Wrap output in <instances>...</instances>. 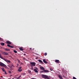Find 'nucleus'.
I'll use <instances>...</instances> for the list:
<instances>
[{
	"instance_id": "nucleus-1",
	"label": "nucleus",
	"mask_w": 79,
	"mask_h": 79,
	"mask_svg": "<svg viewBox=\"0 0 79 79\" xmlns=\"http://www.w3.org/2000/svg\"><path fill=\"white\" fill-rule=\"evenodd\" d=\"M42 77L44 78H47L48 79H49L50 78L48 77L47 75L43 74L42 75Z\"/></svg>"
},
{
	"instance_id": "nucleus-2",
	"label": "nucleus",
	"mask_w": 79,
	"mask_h": 79,
	"mask_svg": "<svg viewBox=\"0 0 79 79\" xmlns=\"http://www.w3.org/2000/svg\"><path fill=\"white\" fill-rule=\"evenodd\" d=\"M0 66H2V67H6V65L2 63L1 62H0Z\"/></svg>"
},
{
	"instance_id": "nucleus-3",
	"label": "nucleus",
	"mask_w": 79,
	"mask_h": 79,
	"mask_svg": "<svg viewBox=\"0 0 79 79\" xmlns=\"http://www.w3.org/2000/svg\"><path fill=\"white\" fill-rule=\"evenodd\" d=\"M30 64H31V65L32 66H35L36 64L35 62H30Z\"/></svg>"
},
{
	"instance_id": "nucleus-4",
	"label": "nucleus",
	"mask_w": 79,
	"mask_h": 79,
	"mask_svg": "<svg viewBox=\"0 0 79 79\" xmlns=\"http://www.w3.org/2000/svg\"><path fill=\"white\" fill-rule=\"evenodd\" d=\"M1 69H2L3 72H4L5 74H7V73H6V71L5 70V69H4V68H1Z\"/></svg>"
},
{
	"instance_id": "nucleus-5",
	"label": "nucleus",
	"mask_w": 79,
	"mask_h": 79,
	"mask_svg": "<svg viewBox=\"0 0 79 79\" xmlns=\"http://www.w3.org/2000/svg\"><path fill=\"white\" fill-rule=\"evenodd\" d=\"M2 55H9V54L6 52H2Z\"/></svg>"
},
{
	"instance_id": "nucleus-6",
	"label": "nucleus",
	"mask_w": 79,
	"mask_h": 79,
	"mask_svg": "<svg viewBox=\"0 0 79 79\" xmlns=\"http://www.w3.org/2000/svg\"><path fill=\"white\" fill-rule=\"evenodd\" d=\"M55 62L56 63H60V60H55Z\"/></svg>"
},
{
	"instance_id": "nucleus-7",
	"label": "nucleus",
	"mask_w": 79,
	"mask_h": 79,
	"mask_svg": "<svg viewBox=\"0 0 79 79\" xmlns=\"http://www.w3.org/2000/svg\"><path fill=\"white\" fill-rule=\"evenodd\" d=\"M7 46H8V47H10V48H14V47L10 45L7 44Z\"/></svg>"
},
{
	"instance_id": "nucleus-8",
	"label": "nucleus",
	"mask_w": 79,
	"mask_h": 79,
	"mask_svg": "<svg viewBox=\"0 0 79 79\" xmlns=\"http://www.w3.org/2000/svg\"><path fill=\"white\" fill-rule=\"evenodd\" d=\"M6 43H7V44H11V42L10 41H6Z\"/></svg>"
},
{
	"instance_id": "nucleus-9",
	"label": "nucleus",
	"mask_w": 79,
	"mask_h": 79,
	"mask_svg": "<svg viewBox=\"0 0 79 79\" xmlns=\"http://www.w3.org/2000/svg\"><path fill=\"white\" fill-rule=\"evenodd\" d=\"M43 62H44V63H45V64H47V63H48V62L46 61H45V59H43Z\"/></svg>"
},
{
	"instance_id": "nucleus-10",
	"label": "nucleus",
	"mask_w": 79,
	"mask_h": 79,
	"mask_svg": "<svg viewBox=\"0 0 79 79\" xmlns=\"http://www.w3.org/2000/svg\"><path fill=\"white\" fill-rule=\"evenodd\" d=\"M40 69H41V70H43L44 71L45 70V68L43 67H40Z\"/></svg>"
},
{
	"instance_id": "nucleus-11",
	"label": "nucleus",
	"mask_w": 79,
	"mask_h": 79,
	"mask_svg": "<svg viewBox=\"0 0 79 79\" xmlns=\"http://www.w3.org/2000/svg\"><path fill=\"white\" fill-rule=\"evenodd\" d=\"M38 61L39 62H40V63H42V64H44V62H43L42 61V60H38Z\"/></svg>"
},
{
	"instance_id": "nucleus-12",
	"label": "nucleus",
	"mask_w": 79,
	"mask_h": 79,
	"mask_svg": "<svg viewBox=\"0 0 79 79\" xmlns=\"http://www.w3.org/2000/svg\"><path fill=\"white\" fill-rule=\"evenodd\" d=\"M44 73H49V72H50L48 70H44Z\"/></svg>"
},
{
	"instance_id": "nucleus-13",
	"label": "nucleus",
	"mask_w": 79,
	"mask_h": 79,
	"mask_svg": "<svg viewBox=\"0 0 79 79\" xmlns=\"http://www.w3.org/2000/svg\"><path fill=\"white\" fill-rule=\"evenodd\" d=\"M5 50H6V51H10V49L7 48H6L5 49Z\"/></svg>"
},
{
	"instance_id": "nucleus-14",
	"label": "nucleus",
	"mask_w": 79,
	"mask_h": 79,
	"mask_svg": "<svg viewBox=\"0 0 79 79\" xmlns=\"http://www.w3.org/2000/svg\"><path fill=\"white\" fill-rule=\"evenodd\" d=\"M34 71L35 73H38V71L36 69H34Z\"/></svg>"
},
{
	"instance_id": "nucleus-15",
	"label": "nucleus",
	"mask_w": 79,
	"mask_h": 79,
	"mask_svg": "<svg viewBox=\"0 0 79 79\" xmlns=\"http://www.w3.org/2000/svg\"><path fill=\"white\" fill-rule=\"evenodd\" d=\"M58 76L60 78V79H63V77H61V76H60V75H58Z\"/></svg>"
},
{
	"instance_id": "nucleus-16",
	"label": "nucleus",
	"mask_w": 79,
	"mask_h": 79,
	"mask_svg": "<svg viewBox=\"0 0 79 79\" xmlns=\"http://www.w3.org/2000/svg\"><path fill=\"white\" fill-rule=\"evenodd\" d=\"M1 45H3V46H4V45H5V43H1Z\"/></svg>"
},
{
	"instance_id": "nucleus-17",
	"label": "nucleus",
	"mask_w": 79,
	"mask_h": 79,
	"mask_svg": "<svg viewBox=\"0 0 79 79\" xmlns=\"http://www.w3.org/2000/svg\"><path fill=\"white\" fill-rule=\"evenodd\" d=\"M19 49L20 50H21V51H23V49L22 48H20Z\"/></svg>"
},
{
	"instance_id": "nucleus-18",
	"label": "nucleus",
	"mask_w": 79,
	"mask_h": 79,
	"mask_svg": "<svg viewBox=\"0 0 79 79\" xmlns=\"http://www.w3.org/2000/svg\"><path fill=\"white\" fill-rule=\"evenodd\" d=\"M18 71L19 72H21V71H23V70H22L21 69H18Z\"/></svg>"
},
{
	"instance_id": "nucleus-19",
	"label": "nucleus",
	"mask_w": 79,
	"mask_h": 79,
	"mask_svg": "<svg viewBox=\"0 0 79 79\" xmlns=\"http://www.w3.org/2000/svg\"><path fill=\"white\" fill-rule=\"evenodd\" d=\"M13 51L14 53H17V51H16V50H14Z\"/></svg>"
},
{
	"instance_id": "nucleus-20",
	"label": "nucleus",
	"mask_w": 79,
	"mask_h": 79,
	"mask_svg": "<svg viewBox=\"0 0 79 79\" xmlns=\"http://www.w3.org/2000/svg\"><path fill=\"white\" fill-rule=\"evenodd\" d=\"M0 58H1V59H2V60H3L4 58L2 56V55L0 56Z\"/></svg>"
},
{
	"instance_id": "nucleus-21",
	"label": "nucleus",
	"mask_w": 79,
	"mask_h": 79,
	"mask_svg": "<svg viewBox=\"0 0 79 79\" xmlns=\"http://www.w3.org/2000/svg\"><path fill=\"white\" fill-rule=\"evenodd\" d=\"M3 60H4V61H6V62H7V60H6L5 59H4H4H3Z\"/></svg>"
},
{
	"instance_id": "nucleus-22",
	"label": "nucleus",
	"mask_w": 79,
	"mask_h": 79,
	"mask_svg": "<svg viewBox=\"0 0 79 79\" xmlns=\"http://www.w3.org/2000/svg\"><path fill=\"white\" fill-rule=\"evenodd\" d=\"M7 63H10V61L9 60H7Z\"/></svg>"
},
{
	"instance_id": "nucleus-23",
	"label": "nucleus",
	"mask_w": 79,
	"mask_h": 79,
	"mask_svg": "<svg viewBox=\"0 0 79 79\" xmlns=\"http://www.w3.org/2000/svg\"><path fill=\"white\" fill-rule=\"evenodd\" d=\"M62 77H64V78H66V77L65 76H64V75H62Z\"/></svg>"
},
{
	"instance_id": "nucleus-24",
	"label": "nucleus",
	"mask_w": 79,
	"mask_h": 79,
	"mask_svg": "<svg viewBox=\"0 0 79 79\" xmlns=\"http://www.w3.org/2000/svg\"><path fill=\"white\" fill-rule=\"evenodd\" d=\"M47 53H44V56H47Z\"/></svg>"
},
{
	"instance_id": "nucleus-25",
	"label": "nucleus",
	"mask_w": 79,
	"mask_h": 79,
	"mask_svg": "<svg viewBox=\"0 0 79 79\" xmlns=\"http://www.w3.org/2000/svg\"><path fill=\"white\" fill-rule=\"evenodd\" d=\"M8 73H9L10 74H11V73H11V72L10 71H9V72H8Z\"/></svg>"
},
{
	"instance_id": "nucleus-26",
	"label": "nucleus",
	"mask_w": 79,
	"mask_h": 79,
	"mask_svg": "<svg viewBox=\"0 0 79 79\" xmlns=\"http://www.w3.org/2000/svg\"><path fill=\"white\" fill-rule=\"evenodd\" d=\"M20 77H21V76H20L19 77L17 78V79H19Z\"/></svg>"
},
{
	"instance_id": "nucleus-27",
	"label": "nucleus",
	"mask_w": 79,
	"mask_h": 79,
	"mask_svg": "<svg viewBox=\"0 0 79 79\" xmlns=\"http://www.w3.org/2000/svg\"><path fill=\"white\" fill-rule=\"evenodd\" d=\"M50 70L51 71H53V69L52 68H50Z\"/></svg>"
},
{
	"instance_id": "nucleus-28",
	"label": "nucleus",
	"mask_w": 79,
	"mask_h": 79,
	"mask_svg": "<svg viewBox=\"0 0 79 79\" xmlns=\"http://www.w3.org/2000/svg\"><path fill=\"white\" fill-rule=\"evenodd\" d=\"M18 63H20V61H19V60H18Z\"/></svg>"
},
{
	"instance_id": "nucleus-29",
	"label": "nucleus",
	"mask_w": 79,
	"mask_h": 79,
	"mask_svg": "<svg viewBox=\"0 0 79 79\" xmlns=\"http://www.w3.org/2000/svg\"><path fill=\"white\" fill-rule=\"evenodd\" d=\"M73 79H77V78H76L75 77H73Z\"/></svg>"
},
{
	"instance_id": "nucleus-30",
	"label": "nucleus",
	"mask_w": 79,
	"mask_h": 79,
	"mask_svg": "<svg viewBox=\"0 0 79 79\" xmlns=\"http://www.w3.org/2000/svg\"><path fill=\"white\" fill-rule=\"evenodd\" d=\"M23 74V76H25V75H26V73H24Z\"/></svg>"
},
{
	"instance_id": "nucleus-31",
	"label": "nucleus",
	"mask_w": 79,
	"mask_h": 79,
	"mask_svg": "<svg viewBox=\"0 0 79 79\" xmlns=\"http://www.w3.org/2000/svg\"><path fill=\"white\" fill-rule=\"evenodd\" d=\"M21 69V67H19V69Z\"/></svg>"
},
{
	"instance_id": "nucleus-32",
	"label": "nucleus",
	"mask_w": 79,
	"mask_h": 79,
	"mask_svg": "<svg viewBox=\"0 0 79 79\" xmlns=\"http://www.w3.org/2000/svg\"><path fill=\"white\" fill-rule=\"evenodd\" d=\"M28 72H29V73H31V71H30V70L28 71Z\"/></svg>"
},
{
	"instance_id": "nucleus-33",
	"label": "nucleus",
	"mask_w": 79,
	"mask_h": 79,
	"mask_svg": "<svg viewBox=\"0 0 79 79\" xmlns=\"http://www.w3.org/2000/svg\"><path fill=\"white\" fill-rule=\"evenodd\" d=\"M11 66H14V67H15V66H14V65H13V64H12Z\"/></svg>"
},
{
	"instance_id": "nucleus-34",
	"label": "nucleus",
	"mask_w": 79,
	"mask_h": 79,
	"mask_svg": "<svg viewBox=\"0 0 79 79\" xmlns=\"http://www.w3.org/2000/svg\"><path fill=\"white\" fill-rule=\"evenodd\" d=\"M40 73H44V72H43V71H40Z\"/></svg>"
},
{
	"instance_id": "nucleus-35",
	"label": "nucleus",
	"mask_w": 79,
	"mask_h": 79,
	"mask_svg": "<svg viewBox=\"0 0 79 79\" xmlns=\"http://www.w3.org/2000/svg\"><path fill=\"white\" fill-rule=\"evenodd\" d=\"M26 54H25V53L23 54V55L26 56Z\"/></svg>"
},
{
	"instance_id": "nucleus-36",
	"label": "nucleus",
	"mask_w": 79,
	"mask_h": 79,
	"mask_svg": "<svg viewBox=\"0 0 79 79\" xmlns=\"http://www.w3.org/2000/svg\"><path fill=\"white\" fill-rule=\"evenodd\" d=\"M0 40H3V39H1L0 38Z\"/></svg>"
},
{
	"instance_id": "nucleus-37",
	"label": "nucleus",
	"mask_w": 79,
	"mask_h": 79,
	"mask_svg": "<svg viewBox=\"0 0 79 79\" xmlns=\"http://www.w3.org/2000/svg\"><path fill=\"white\" fill-rule=\"evenodd\" d=\"M30 50H32V48H30Z\"/></svg>"
},
{
	"instance_id": "nucleus-38",
	"label": "nucleus",
	"mask_w": 79,
	"mask_h": 79,
	"mask_svg": "<svg viewBox=\"0 0 79 79\" xmlns=\"http://www.w3.org/2000/svg\"><path fill=\"white\" fill-rule=\"evenodd\" d=\"M12 67L11 66H10V68H11Z\"/></svg>"
},
{
	"instance_id": "nucleus-39",
	"label": "nucleus",
	"mask_w": 79,
	"mask_h": 79,
	"mask_svg": "<svg viewBox=\"0 0 79 79\" xmlns=\"http://www.w3.org/2000/svg\"><path fill=\"white\" fill-rule=\"evenodd\" d=\"M38 57H36V58H35V59H38Z\"/></svg>"
},
{
	"instance_id": "nucleus-40",
	"label": "nucleus",
	"mask_w": 79,
	"mask_h": 79,
	"mask_svg": "<svg viewBox=\"0 0 79 79\" xmlns=\"http://www.w3.org/2000/svg\"><path fill=\"white\" fill-rule=\"evenodd\" d=\"M2 55V54L0 53V56Z\"/></svg>"
},
{
	"instance_id": "nucleus-41",
	"label": "nucleus",
	"mask_w": 79,
	"mask_h": 79,
	"mask_svg": "<svg viewBox=\"0 0 79 79\" xmlns=\"http://www.w3.org/2000/svg\"><path fill=\"white\" fill-rule=\"evenodd\" d=\"M34 50V48H33V50Z\"/></svg>"
},
{
	"instance_id": "nucleus-42",
	"label": "nucleus",
	"mask_w": 79,
	"mask_h": 79,
	"mask_svg": "<svg viewBox=\"0 0 79 79\" xmlns=\"http://www.w3.org/2000/svg\"><path fill=\"white\" fill-rule=\"evenodd\" d=\"M37 70H38V68H37Z\"/></svg>"
},
{
	"instance_id": "nucleus-43",
	"label": "nucleus",
	"mask_w": 79,
	"mask_h": 79,
	"mask_svg": "<svg viewBox=\"0 0 79 79\" xmlns=\"http://www.w3.org/2000/svg\"><path fill=\"white\" fill-rule=\"evenodd\" d=\"M3 77L2 76H1V77Z\"/></svg>"
},
{
	"instance_id": "nucleus-44",
	"label": "nucleus",
	"mask_w": 79,
	"mask_h": 79,
	"mask_svg": "<svg viewBox=\"0 0 79 79\" xmlns=\"http://www.w3.org/2000/svg\"><path fill=\"white\" fill-rule=\"evenodd\" d=\"M36 55H37V54H36Z\"/></svg>"
},
{
	"instance_id": "nucleus-45",
	"label": "nucleus",
	"mask_w": 79,
	"mask_h": 79,
	"mask_svg": "<svg viewBox=\"0 0 79 79\" xmlns=\"http://www.w3.org/2000/svg\"><path fill=\"white\" fill-rule=\"evenodd\" d=\"M32 69H33L32 68Z\"/></svg>"
},
{
	"instance_id": "nucleus-46",
	"label": "nucleus",
	"mask_w": 79,
	"mask_h": 79,
	"mask_svg": "<svg viewBox=\"0 0 79 79\" xmlns=\"http://www.w3.org/2000/svg\"><path fill=\"white\" fill-rule=\"evenodd\" d=\"M32 69H33L32 68Z\"/></svg>"
},
{
	"instance_id": "nucleus-47",
	"label": "nucleus",
	"mask_w": 79,
	"mask_h": 79,
	"mask_svg": "<svg viewBox=\"0 0 79 79\" xmlns=\"http://www.w3.org/2000/svg\"><path fill=\"white\" fill-rule=\"evenodd\" d=\"M32 69H33L32 68Z\"/></svg>"
}]
</instances>
